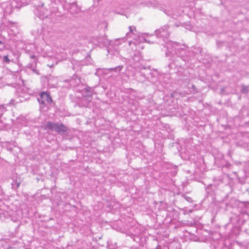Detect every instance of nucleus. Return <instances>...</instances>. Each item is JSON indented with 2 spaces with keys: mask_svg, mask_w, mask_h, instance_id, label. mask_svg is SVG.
<instances>
[{
  "mask_svg": "<svg viewBox=\"0 0 249 249\" xmlns=\"http://www.w3.org/2000/svg\"><path fill=\"white\" fill-rule=\"evenodd\" d=\"M28 0H12L11 2H4L0 6L3 11L4 15H10L14 9H19L21 7L27 5Z\"/></svg>",
  "mask_w": 249,
  "mask_h": 249,
  "instance_id": "nucleus-1",
  "label": "nucleus"
},
{
  "mask_svg": "<svg viewBox=\"0 0 249 249\" xmlns=\"http://www.w3.org/2000/svg\"><path fill=\"white\" fill-rule=\"evenodd\" d=\"M30 89L22 85L16 89L15 95L18 99L17 102H22L29 100L31 97Z\"/></svg>",
  "mask_w": 249,
  "mask_h": 249,
  "instance_id": "nucleus-2",
  "label": "nucleus"
},
{
  "mask_svg": "<svg viewBox=\"0 0 249 249\" xmlns=\"http://www.w3.org/2000/svg\"><path fill=\"white\" fill-rule=\"evenodd\" d=\"M44 128L46 130L54 131L61 135H64L67 131V128L64 124L50 122L47 123L44 126Z\"/></svg>",
  "mask_w": 249,
  "mask_h": 249,
  "instance_id": "nucleus-3",
  "label": "nucleus"
},
{
  "mask_svg": "<svg viewBox=\"0 0 249 249\" xmlns=\"http://www.w3.org/2000/svg\"><path fill=\"white\" fill-rule=\"evenodd\" d=\"M40 104L45 105L46 103L51 104L53 102L50 95L47 92H41L39 94V98H37Z\"/></svg>",
  "mask_w": 249,
  "mask_h": 249,
  "instance_id": "nucleus-4",
  "label": "nucleus"
},
{
  "mask_svg": "<svg viewBox=\"0 0 249 249\" xmlns=\"http://www.w3.org/2000/svg\"><path fill=\"white\" fill-rule=\"evenodd\" d=\"M155 32L158 37L167 38L169 36L168 27L167 26H164L162 28L156 31Z\"/></svg>",
  "mask_w": 249,
  "mask_h": 249,
  "instance_id": "nucleus-5",
  "label": "nucleus"
},
{
  "mask_svg": "<svg viewBox=\"0 0 249 249\" xmlns=\"http://www.w3.org/2000/svg\"><path fill=\"white\" fill-rule=\"evenodd\" d=\"M179 46V45L178 43L170 41L166 43L165 47L168 52H171L172 53L174 51L176 53L180 49L178 47Z\"/></svg>",
  "mask_w": 249,
  "mask_h": 249,
  "instance_id": "nucleus-6",
  "label": "nucleus"
},
{
  "mask_svg": "<svg viewBox=\"0 0 249 249\" xmlns=\"http://www.w3.org/2000/svg\"><path fill=\"white\" fill-rule=\"evenodd\" d=\"M1 146L5 147L7 150L12 151L14 148L17 147V143L15 141L5 142L1 143Z\"/></svg>",
  "mask_w": 249,
  "mask_h": 249,
  "instance_id": "nucleus-7",
  "label": "nucleus"
},
{
  "mask_svg": "<svg viewBox=\"0 0 249 249\" xmlns=\"http://www.w3.org/2000/svg\"><path fill=\"white\" fill-rule=\"evenodd\" d=\"M69 10L72 14H76L81 10V8L76 2H73L69 4Z\"/></svg>",
  "mask_w": 249,
  "mask_h": 249,
  "instance_id": "nucleus-8",
  "label": "nucleus"
},
{
  "mask_svg": "<svg viewBox=\"0 0 249 249\" xmlns=\"http://www.w3.org/2000/svg\"><path fill=\"white\" fill-rule=\"evenodd\" d=\"M20 184V178H17L16 179H13V181L11 182L12 188L15 190H16L18 187L19 186Z\"/></svg>",
  "mask_w": 249,
  "mask_h": 249,
  "instance_id": "nucleus-9",
  "label": "nucleus"
},
{
  "mask_svg": "<svg viewBox=\"0 0 249 249\" xmlns=\"http://www.w3.org/2000/svg\"><path fill=\"white\" fill-rule=\"evenodd\" d=\"M39 11L40 12H42V13L39 14V18H46L47 17L48 13H49L47 10H44V9L40 8L39 9Z\"/></svg>",
  "mask_w": 249,
  "mask_h": 249,
  "instance_id": "nucleus-10",
  "label": "nucleus"
},
{
  "mask_svg": "<svg viewBox=\"0 0 249 249\" xmlns=\"http://www.w3.org/2000/svg\"><path fill=\"white\" fill-rule=\"evenodd\" d=\"M18 123L21 124L22 125H25L26 123V119L24 116H20L17 119Z\"/></svg>",
  "mask_w": 249,
  "mask_h": 249,
  "instance_id": "nucleus-11",
  "label": "nucleus"
},
{
  "mask_svg": "<svg viewBox=\"0 0 249 249\" xmlns=\"http://www.w3.org/2000/svg\"><path fill=\"white\" fill-rule=\"evenodd\" d=\"M18 101V99L17 98V100H15V99H12L9 102L8 105L9 106H15L17 103H18V102H17V101Z\"/></svg>",
  "mask_w": 249,
  "mask_h": 249,
  "instance_id": "nucleus-12",
  "label": "nucleus"
},
{
  "mask_svg": "<svg viewBox=\"0 0 249 249\" xmlns=\"http://www.w3.org/2000/svg\"><path fill=\"white\" fill-rule=\"evenodd\" d=\"M140 38H141L140 40L142 42L144 41L145 42H148V43H153L154 42L153 41H151L150 40L148 39L147 38H145L143 36L140 37Z\"/></svg>",
  "mask_w": 249,
  "mask_h": 249,
  "instance_id": "nucleus-13",
  "label": "nucleus"
},
{
  "mask_svg": "<svg viewBox=\"0 0 249 249\" xmlns=\"http://www.w3.org/2000/svg\"><path fill=\"white\" fill-rule=\"evenodd\" d=\"M122 69V66H119L118 67H116L114 68H111L110 69V71H120Z\"/></svg>",
  "mask_w": 249,
  "mask_h": 249,
  "instance_id": "nucleus-14",
  "label": "nucleus"
},
{
  "mask_svg": "<svg viewBox=\"0 0 249 249\" xmlns=\"http://www.w3.org/2000/svg\"><path fill=\"white\" fill-rule=\"evenodd\" d=\"M5 108L3 106H0V117L3 114V113L5 112Z\"/></svg>",
  "mask_w": 249,
  "mask_h": 249,
  "instance_id": "nucleus-15",
  "label": "nucleus"
},
{
  "mask_svg": "<svg viewBox=\"0 0 249 249\" xmlns=\"http://www.w3.org/2000/svg\"><path fill=\"white\" fill-rule=\"evenodd\" d=\"M3 61L6 63H9L10 62L8 55H5L3 56Z\"/></svg>",
  "mask_w": 249,
  "mask_h": 249,
  "instance_id": "nucleus-16",
  "label": "nucleus"
},
{
  "mask_svg": "<svg viewBox=\"0 0 249 249\" xmlns=\"http://www.w3.org/2000/svg\"><path fill=\"white\" fill-rule=\"evenodd\" d=\"M129 29L130 32L132 33L133 32H134V31L136 30V28L134 26H130L129 27Z\"/></svg>",
  "mask_w": 249,
  "mask_h": 249,
  "instance_id": "nucleus-17",
  "label": "nucleus"
},
{
  "mask_svg": "<svg viewBox=\"0 0 249 249\" xmlns=\"http://www.w3.org/2000/svg\"><path fill=\"white\" fill-rule=\"evenodd\" d=\"M242 92L243 93H247L248 92V88L247 87H243L242 89Z\"/></svg>",
  "mask_w": 249,
  "mask_h": 249,
  "instance_id": "nucleus-18",
  "label": "nucleus"
},
{
  "mask_svg": "<svg viewBox=\"0 0 249 249\" xmlns=\"http://www.w3.org/2000/svg\"><path fill=\"white\" fill-rule=\"evenodd\" d=\"M32 71H33L34 72L36 73L37 74H39V71L38 70H37L36 69H32Z\"/></svg>",
  "mask_w": 249,
  "mask_h": 249,
  "instance_id": "nucleus-19",
  "label": "nucleus"
},
{
  "mask_svg": "<svg viewBox=\"0 0 249 249\" xmlns=\"http://www.w3.org/2000/svg\"><path fill=\"white\" fill-rule=\"evenodd\" d=\"M57 64V61H56L54 64H52V65H49V64H48V66L49 67H53V65H56Z\"/></svg>",
  "mask_w": 249,
  "mask_h": 249,
  "instance_id": "nucleus-20",
  "label": "nucleus"
},
{
  "mask_svg": "<svg viewBox=\"0 0 249 249\" xmlns=\"http://www.w3.org/2000/svg\"><path fill=\"white\" fill-rule=\"evenodd\" d=\"M119 41V39H117V40L115 41V45H118V44H119V43H118Z\"/></svg>",
  "mask_w": 249,
  "mask_h": 249,
  "instance_id": "nucleus-21",
  "label": "nucleus"
},
{
  "mask_svg": "<svg viewBox=\"0 0 249 249\" xmlns=\"http://www.w3.org/2000/svg\"><path fill=\"white\" fill-rule=\"evenodd\" d=\"M0 45H2V42L1 41H0Z\"/></svg>",
  "mask_w": 249,
  "mask_h": 249,
  "instance_id": "nucleus-22",
  "label": "nucleus"
},
{
  "mask_svg": "<svg viewBox=\"0 0 249 249\" xmlns=\"http://www.w3.org/2000/svg\"><path fill=\"white\" fill-rule=\"evenodd\" d=\"M9 23L10 24H14L13 22H10V21H9Z\"/></svg>",
  "mask_w": 249,
  "mask_h": 249,
  "instance_id": "nucleus-23",
  "label": "nucleus"
},
{
  "mask_svg": "<svg viewBox=\"0 0 249 249\" xmlns=\"http://www.w3.org/2000/svg\"><path fill=\"white\" fill-rule=\"evenodd\" d=\"M51 80H52L51 78H50L49 80V82H51Z\"/></svg>",
  "mask_w": 249,
  "mask_h": 249,
  "instance_id": "nucleus-24",
  "label": "nucleus"
},
{
  "mask_svg": "<svg viewBox=\"0 0 249 249\" xmlns=\"http://www.w3.org/2000/svg\"><path fill=\"white\" fill-rule=\"evenodd\" d=\"M32 59H34V56L32 55Z\"/></svg>",
  "mask_w": 249,
  "mask_h": 249,
  "instance_id": "nucleus-25",
  "label": "nucleus"
},
{
  "mask_svg": "<svg viewBox=\"0 0 249 249\" xmlns=\"http://www.w3.org/2000/svg\"><path fill=\"white\" fill-rule=\"evenodd\" d=\"M129 33H127L126 36H127L128 35Z\"/></svg>",
  "mask_w": 249,
  "mask_h": 249,
  "instance_id": "nucleus-26",
  "label": "nucleus"
},
{
  "mask_svg": "<svg viewBox=\"0 0 249 249\" xmlns=\"http://www.w3.org/2000/svg\"><path fill=\"white\" fill-rule=\"evenodd\" d=\"M166 55H168V53H166Z\"/></svg>",
  "mask_w": 249,
  "mask_h": 249,
  "instance_id": "nucleus-27",
  "label": "nucleus"
}]
</instances>
